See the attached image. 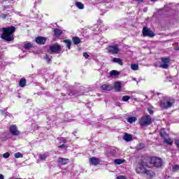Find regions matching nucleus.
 <instances>
[{
  "label": "nucleus",
  "mask_w": 179,
  "mask_h": 179,
  "mask_svg": "<svg viewBox=\"0 0 179 179\" xmlns=\"http://www.w3.org/2000/svg\"><path fill=\"white\" fill-rule=\"evenodd\" d=\"M2 34L1 35V38L9 43L10 41H13L15 40V36H13V33L16 31V28L15 26H10L6 27L1 28Z\"/></svg>",
  "instance_id": "f257e3e1"
},
{
  "label": "nucleus",
  "mask_w": 179,
  "mask_h": 179,
  "mask_svg": "<svg viewBox=\"0 0 179 179\" xmlns=\"http://www.w3.org/2000/svg\"><path fill=\"white\" fill-rule=\"evenodd\" d=\"M176 103V100L170 96H164L159 102V106L161 108L167 110L168 108H171Z\"/></svg>",
  "instance_id": "f03ea898"
},
{
  "label": "nucleus",
  "mask_w": 179,
  "mask_h": 179,
  "mask_svg": "<svg viewBox=\"0 0 179 179\" xmlns=\"http://www.w3.org/2000/svg\"><path fill=\"white\" fill-rule=\"evenodd\" d=\"M147 162L149 164L153 166V167L159 168L163 166V161L161 158L157 157H150L147 158Z\"/></svg>",
  "instance_id": "7ed1b4c3"
},
{
  "label": "nucleus",
  "mask_w": 179,
  "mask_h": 179,
  "mask_svg": "<svg viewBox=\"0 0 179 179\" xmlns=\"http://www.w3.org/2000/svg\"><path fill=\"white\" fill-rule=\"evenodd\" d=\"M145 167H149V163L148 162V160L146 159V162L145 161H141V162H139L138 164V166L136 169V173H143V174H145V171H146V168Z\"/></svg>",
  "instance_id": "20e7f679"
},
{
  "label": "nucleus",
  "mask_w": 179,
  "mask_h": 179,
  "mask_svg": "<svg viewBox=\"0 0 179 179\" xmlns=\"http://www.w3.org/2000/svg\"><path fill=\"white\" fill-rule=\"evenodd\" d=\"M152 124V117L150 116L147 115L141 118L140 125L141 127H148V125H150Z\"/></svg>",
  "instance_id": "39448f33"
},
{
  "label": "nucleus",
  "mask_w": 179,
  "mask_h": 179,
  "mask_svg": "<svg viewBox=\"0 0 179 179\" xmlns=\"http://www.w3.org/2000/svg\"><path fill=\"white\" fill-rule=\"evenodd\" d=\"M107 51L109 54L115 55L120 52V48H118V45H109L107 48Z\"/></svg>",
  "instance_id": "423d86ee"
},
{
  "label": "nucleus",
  "mask_w": 179,
  "mask_h": 179,
  "mask_svg": "<svg viewBox=\"0 0 179 179\" xmlns=\"http://www.w3.org/2000/svg\"><path fill=\"white\" fill-rule=\"evenodd\" d=\"M51 52H54L55 54H59L62 51L61 45L58 43H55L49 47Z\"/></svg>",
  "instance_id": "0eeeda50"
},
{
  "label": "nucleus",
  "mask_w": 179,
  "mask_h": 179,
  "mask_svg": "<svg viewBox=\"0 0 179 179\" xmlns=\"http://www.w3.org/2000/svg\"><path fill=\"white\" fill-rule=\"evenodd\" d=\"M10 134L13 135V136H19V135H20V131L17 130V126H16V124L10 126Z\"/></svg>",
  "instance_id": "6e6552de"
},
{
  "label": "nucleus",
  "mask_w": 179,
  "mask_h": 179,
  "mask_svg": "<svg viewBox=\"0 0 179 179\" xmlns=\"http://www.w3.org/2000/svg\"><path fill=\"white\" fill-rule=\"evenodd\" d=\"M162 63L160 64V68L163 69H167L169 68V64H170V58L169 57H162L161 59Z\"/></svg>",
  "instance_id": "1a4fd4ad"
},
{
  "label": "nucleus",
  "mask_w": 179,
  "mask_h": 179,
  "mask_svg": "<svg viewBox=\"0 0 179 179\" xmlns=\"http://www.w3.org/2000/svg\"><path fill=\"white\" fill-rule=\"evenodd\" d=\"M143 36H144V37H155V34L152 30H150L149 28L145 27L143 29Z\"/></svg>",
  "instance_id": "9d476101"
},
{
  "label": "nucleus",
  "mask_w": 179,
  "mask_h": 179,
  "mask_svg": "<svg viewBox=\"0 0 179 179\" xmlns=\"http://www.w3.org/2000/svg\"><path fill=\"white\" fill-rule=\"evenodd\" d=\"M35 41L39 45H44L47 42V38L44 36H38L36 38Z\"/></svg>",
  "instance_id": "9b49d317"
},
{
  "label": "nucleus",
  "mask_w": 179,
  "mask_h": 179,
  "mask_svg": "<svg viewBox=\"0 0 179 179\" xmlns=\"http://www.w3.org/2000/svg\"><path fill=\"white\" fill-rule=\"evenodd\" d=\"M90 164L92 166H99L100 164V160L96 157H92L89 159Z\"/></svg>",
  "instance_id": "f8f14e48"
},
{
  "label": "nucleus",
  "mask_w": 179,
  "mask_h": 179,
  "mask_svg": "<svg viewBox=\"0 0 179 179\" xmlns=\"http://www.w3.org/2000/svg\"><path fill=\"white\" fill-rule=\"evenodd\" d=\"M57 163H58V164H60L61 166H66V164H68V163H69V159L59 157L57 159Z\"/></svg>",
  "instance_id": "ddd939ff"
},
{
  "label": "nucleus",
  "mask_w": 179,
  "mask_h": 179,
  "mask_svg": "<svg viewBox=\"0 0 179 179\" xmlns=\"http://www.w3.org/2000/svg\"><path fill=\"white\" fill-rule=\"evenodd\" d=\"M101 89H102V90H104V92H111V90H113L114 87L108 84H103L101 86Z\"/></svg>",
  "instance_id": "4468645a"
},
{
  "label": "nucleus",
  "mask_w": 179,
  "mask_h": 179,
  "mask_svg": "<svg viewBox=\"0 0 179 179\" xmlns=\"http://www.w3.org/2000/svg\"><path fill=\"white\" fill-rule=\"evenodd\" d=\"M144 174L146 175L147 178L149 179H152L153 178V177H155V176H156V174L155 173V172H153V171L152 170H146L145 172H144Z\"/></svg>",
  "instance_id": "2eb2a0df"
},
{
  "label": "nucleus",
  "mask_w": 179,
  "mask_h": 179,
  "mask_svg": "<svg viewBox=\"0 0 179 179\" xmlns=\"http://www.w3.org/2000/svg\"><path fill=\"white\" fill-rule=\"evenodd\" d=\"M123 139L126 142H131V141H133L134 138L132 137V135L128 133H124L123 136Z\"/></svg>",
  "instance_id": "dca6fc26"
},
{
  "label": "nucleus",
  "mask_w": 179,
  "mask_h": 179,
  "mask_svg": "<svg viewBox=\"0 0 179 179\" xmlns=\"http://www.w3.org/2000/svg\"><path fill=\"white\" fill-rule=\"evenodd\" d=\"M114 89L115 92H121V90L122 89V85H121V82L117 81L115 83Z\"/></svg>",
  "instance_id": "f3484780"
},
{
  "label": "nucleus",
  "mask_w": 179,
  "mask_h": 179,
  "mask_svg": "<svg viewBox=\"0 0 179 179\" xmlns=\"http://www.w3.org/2000/svg\"><path fill=\"white\" fill-rule=\"evenodd\" d=\"M72 41L76 45H78V44H80L82 43V41H80V38L78 36H73L72 38Z\"/></svg>",
  "instance_id": "a211bd4d"
},
{
  "label": "nucleus",
  "mask_w": 179,
  "mask_h": 179,
  "mask_svg": "<svg viewBox=\"0 0 179 179\" xmlns=\"http://www.w3.org/2000/svg\"><path fill=\"white\" fill-rule=\"evenodd\" d=\"M62 34V30L56 28L54 29V36L55 37H59Z\"/></svg>",
  "instance_id": "6ab92c4d"
},
{
  "label": "nucleus",
  "mask_w": 179,
  "mask_h": 179,
  "mask_svg": "<svg viewBox=\"0 0 179 179\" xmlns=\"http://www.w3.org/2000/svg\"><path fill=\"white\" fill-rule=\"evenodd\" d=\"M26 83H27V81L26 80V78H22L20 80V82H19L20 87H24L26 86Z\"/></svg>",
  "instance_id": "aec40b11"
},
{
  "label": "nucleus",
  "mask_w": 179,
  "mask_h": 179,
  "mask_svg": "<svg viewBox=\"0 0 179 179\" xmlns=\"http://www.w3.org/2000/svg\"><path fill=\"white\" fill-rule=\"evenodd\" d=\"M63 43L66 44V47L68 48V50H71V47L72 45V41H71L69 39H65L63 41Z\"/></svg>",
  "instance_id": "412c9836"
},
{
  "label": "nucleus",
  "mask_w": 179,
  "mask_h": 179,
  "mask_svg": "<svg viewBox=\"0 0 179 179\" xmlns=\"http://www.w3.org/2000/svg\"><path fill=\"white\" fill-rule=\"evenodd\" d=\"M125 162V159H116L114 160V164L120 165L124 164Z\"/></svg>",
  "instance_id": "4be33fe9"
},
{
  "label": "nucleus",
  "mask_w": 179,
  "mask_h": 179,
  "mask_svg": "<svg viewBox=\"0 0 179 179\" xmlns=\"http://www.w3.org/2000/svg\"><path fill=\"white\" fill-rule=\"evenodd\" d=\"M113 61V62H117V64H119V65H121V66L124 65L122 60L120 58L114 57Z\"/></svg>",
  "instance_id": "5701e85b"
},
{
  "label": "nucleus",
  "mask_w": 179,
  "mask_h": 179,
  "mask_svg": "<svg viewBox=\"0 0 179 179\" xmlns=\"http://www.w3.org/2000/svg\"><path fill=\"white\" fill-rule=\"evenodd\" d=\"M118 75H120V71L117 70H112L110 72V76H118Z\"/></svg>",
  "instance_id": "b1692460"
},
{
  "label": "nucleus",
  "mask_w": 179,
  "mask_h": 179,
  "mask_svg": "<svg viewBox=\"0 0 179 179\" xmlns=\"http://www.w3.org/2000/svg\"><path fill=\"white\" fill-rule=\"evenodd\" d=\"M76 6H77V8H78V9H84L85 8V5H83V3H82V2H76Z\"/></svg>",
  "instance_id": "393cba45"
},
{
  "label": "nucleus",
  "mask_w": 179,
  "mask_h": 179,
  "mask_svg": "<svg viewBox=\"0 0 179 179\" xmlns=\"http://www.w3.org/2000/svg\"><path fill=\"white\" fill-rule=\"evenodd\" d=\"M164 143H166V145H173V140L171 138H164Z\"/></svg>",
  "instance_id": "a878e982"
},
{
  "label": "nucleus",
  "mask_w": 179,
  "mask_h": 179,
  "mask_svg": "<svg viewBox=\"0 0 179 179\" xmlns=\"http://www.w3.org/2000/svg\"><path fill=\"white\" fill-rule=\"evenodd\" d=\"M24 50H30V48H33V45L30 43H27L24 45Z\"/></svg>",
  "instance_id": "bb28decb"
},
{
  "label": "nucleus",
  "mask_w": 179,
  "mask_h": 179,
  "mask_svg": "<svg viewBox=\"0 0 179 179\" xmlns=\"http://www.w3.org/2000/svg\"><path fill=\"white\" fill-rule=\"evenodd\" d=\"M143 148H145V144L143 143H140L136 146V150H142V149H143Z\"/></svg>",
  "instance_id": "cd10ccee"
},
{
  "label": "nucleus",
  "mask_w": 179,
  "mask_h": 179,
  "mask_svg": "<svg viewBox=\"0 0 179 179\" xmlns=\"http://www.w3.org/2000/svg\"><path fill=\"white\" fill-rule=\"evenodd\" d=\"M15 159H20L22 157H23V154L20 153V152H16L15 155H14Z\"/></svg>",
  "instance_id": "c85d7f7f"
},
{
  "label": "nucleus",
  "mask_w": 179,
  "mask_h": 179,
  "mask_svg": "<svg viewBox=\"0 0 179 179\" xmlns=\"http://www.w3.org/2000/svg\"><path fill=\"white\" fill-rule=\"evenodd\" d=\"M127 121H128L130 124H132L133 122H135V116L128 117V118H127Z\"/></svg>",
  "instance_id": "c756f323"
},
{
  "label": "nucleus",
  "mask_w": 179,
  "mask_h": 179,
  "mask_svg": "<svg viewBox=\"0 0 179 179\" xmlns=\"http://www.w3.org/2000/svg\"><path fill=\"white\" fill-rule=\"evenodd\" d=\"M52 57H50L48 56V55H45L44 57H43V59L45 60V61H48V62H51V59H52Z\"/></svg>",
  "instance_id": "7c9ffc66"
},
{
  "label": "nucleus",
  "mask_w": 179,
  "mask_h": 179,
  "mask_svg": "<svg viewBox=\"0 0 179 179\" xmlns=\"http://www.w3.org/2000/svg\"><path fill=\"white\" fill-rule=\"evenodd\" d=\"M40 160H46L47 159V155L45 154H41L39 155Z\"/></svg>",
  "instance_id": "2f4dec72"
},
{
  "label": "nucleus",
  "mask_w": 179,
  "mask_h": 179,
  "mask_svg": "<svg viewBox=\"0 0 179 179\" xmlns=\"http://www.w3.org/2000/svg\"><path fill=\"white\" fill-rule=\"evenodd\" d=\"M129 99H131V96H129L128 95H125V96H122V101H128V100H129Z\"/></svg>",
  "instance_id": "473e14b6"
},
{
  "label": "nucleus",
  "mask_w": 179,
  "mask_h": 179,
  "mask_svg": "<svg viewBox=\"0 0 179 179\" xmlns=\"http://www.w3.org/2000/svg\"><path fill=\"white\" fill-rule=\"evenodd\" d=\"M172 170L173 171H178L179 170V165H173L172 167Z\"/></svg>",
  "instance_id": "72a5a7b5"
},
{
  "label": "nucleus",
  "mask_w": 179,
  "mask_h": 179,
  "mask_svg": "<svg viewBox=\"0 0 179 179\" xmlns=\"http://www.w3.org/2000/svg\"><path fill=\"white\" fill-rule=\"evenodd\" d=\"M10 154L9 152H6L3 155V157L4 159H8V157H10Z\"/></svg>",
  "instance_id": "f704fd0d"
},
{
  "label": "nucleus",
  "mask_w": 179,
  "mask_h": 179,
  "mask_svg": "<svg viewBox=\"0 0 179 179\" xmlns=\"http://www.w3.org/2000/svg\"><path fill=\"white\" fill-rule=\"evenodd\" d=\"M159 134H160V136H162V138H164H164H166V136H167V134H166V133L163 131H161Z\"/></svg>",
  "instance_id": "c9c22d12"
},
{
  "label": "nucleus",
  "mask_w": 179,
  "mask_h": 179,
  "mask_svg": "<svg viewBox=\"0 0 179 179\" xmlns=\"http://www.w3.org/2000/svg\"><path fill=\"white\" fill-rule=\"evenodd\" d=\"M116 179H127V176H118Z\"/></svg>",
  "instance_id": "e433bc0d"
},
{
  "label": "nucleus",
  "mask_w": 179,
  "mask_h": 179,
  "mask_svg": "<svg viewBox=\"0 0 179 179\" xmlns=\"http://www.w3.org/2000/svg\"><path fill=\"white\" fill-rule=\"evenodd\" d=\"M83 57H85V58H86V59H88L90 56H89V54H87V52H84Z\"/></svg>",
  "instance_id": "4c0bfd02"
},
{
  "label": "nucleus",
  "mask_w": 179,
  "mask_h": 179,
  "mask_svg": "<svg viewBox=\"0 0 179 179\" xmlns=\"http://www.w3.org/2000/svg\"><path fill=\"white\" fill-rule=\"evenodd\" d=\"M61 141L64 142V143H66L68 142V140L66 139V138L62 137L61 138Z\"/></svg>",
  "instance_id": "58836bf2"
},
{
  "label": "nucleus",
  "mask_w": 179,
  "mask_h": 179,
  "mask_svg": "<svg viewBox=\"0 0 179 179\" xmlns=\"http://www.w3.org/2000/svg\"><path fill=\"white\" fill-rule=\"evenodd\" d=\"M135 1L138 3H143V2H145V0H135Z\"/></svg>",
  "instance_id": "ea45409f"
},
{
  "label": "nucleus",
  "mask_w": 179,
  "mask_h": 179,
  "mask_svg": "<svg viewBox=\"0 0 179 179\" xmlns=\"http://www.w3.org/2000/svg\"><path fill=\"white\" fill-rule=\"evenodd\" d=\"M148 111L149 114H153V110H152V108H148Z\"/></svg>",
  "instance_id": "a19ab883"
},
{
  "label": "nucleus",
  "mask_w": 179,
  "mask_h": 179,
  "mask_svg": "<svg viewBox=\"0 0 179 179\" xmlns=\"http://www.w3.org/2000/svg\"><path fill=\"white\" fill-rule=\"evenodd\" d=\"M131 69L133 70V71H135V64L132 63L131 65Z\"/></svg>",
  "instance_id": "79ce46f5"
},
{
  "label": "nucleus",
  "mask_w": 179,
  "mask_h": 179,
  "mask_svg": "<svg viewBox=\"0 0 179 179\" xmlns=\"http://www.w3.org/2000/svg\"><path fill=\"white\" fill-rule=\"evenodd\" d=\"M58 148H59L60 149H62L65 148V145L62 144V145H58Z\"/></svg>",
  "instance_id": "37998d69"
},
{
  "label": "nucleus",
  "mask_w": 179,
  "mask_h": 179,
  "mask_svg": "<svg viewBox=\"0 0 179 179\" xmlns=\"http://www.w3.org/2000/svg\"><path fill=\"white\" fill-rule=\"evenodd\" d=\"M6 17H8V14H3L2 18L6 19Z\"/></svg>",
  "instance_id": "c03bdc74"
},
{
  "label": "nucleus",
  "mask_w": 179,
  "mask_h": 179,
  "mask_svg": "<svg viewBox=\"0 0 179 179\" xmlns=\"http://www.w3.org/2000/svg\"><path fill=\"white\" fill-rule=\"evenodd\" d=\"M139 68V66H138V64H135V71H138Z\"/></svg>",
  "instance_id": "a18cd8bd"
},
{
  "label": "nucleus",
  "mask_w": 179,
  "mask_h": 179,
  "mask_svg": "<svg viewBox=\"0 0 179 179\" xmlns=\"http://www.w3.org/2000/svg\"><path fill=\"white\" fill-rule=\"evenodd\" d=\"M5 177L3 176V175L0 173V179H4Z\"/></svg>",
  "instance_id": "49530a36"
},
{
  "label": "nucleus",
  "mask_w": 179,
  "mask_h": 179,
  "mask_svg": "<svg viewBox=\"0 0 179 179\" xmlns=\"http://www.w3.org/2000/svg\"><path fill=\"white\" fill-rule=\"evenodd\" d=\"M151 1V2H156V1H157V0H150Z\"/></svg>",
  "instance_id": "de8ad7c7"
},
{
  "label": "nucleus",
  "mask_w": 179,
  "mask_h": 179,
  "mask_svg": "<svg viewBox=\"0 0 179 179\" xmlns=\"http://www.w3.org/2000/svg\"><path fill=\"white\" fill-rule=\"evenodd\" d=\"M137 82V83H139V81H136Z\"/></svg>",
  "instance_id": "09e8293b"
},
{
  "label": "nucleus",
  "mask_w": 179,
  "mask_h": 179,
  "mask_svg": "<svg viewBox=\"0 0 179 179\" xmlns=\"http://www.w3.org/2000/svg\"><path fill=\"white\" fill-rule=\"evenodd\" d=\"M4 1H8V0H4Z\"/></svg>",
  "instance_id": "8fccbe9b"
}]
</instances>
